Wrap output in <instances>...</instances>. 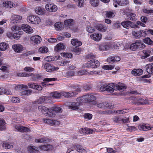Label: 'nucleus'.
Wrapping results in <instances>:
<instances>
[{
	"mask_svg": "<svg viewBox=\"0 0 153 153\" xmlns=\"http://www.w3.org/2000/svg\"><path fill=\"white\" fill-rule=\"evenodd\" d=\"M109 85L103 86L100 88L101 91H106L110 92H112L115 90H118L120 91H123L126 89L125 86L122 85H114L112 83L109 84Z\"/></svg>",
	"mask_w": 153,
	"mask_h": 153,
	"instance_id": "nucleus-1",
	"label": "nucleus"
},
{
	"mask_svg": "<svg viewBox=\"0 0 153 153\" xmlns=\"http://www.w3.org/2000/svg\"><path fill=\"white\" fill-rule=\"evenodd\" d=\"M96 99V97L92 95L88 94L83 97H78L76 99L77 101L83 103L84 102H91Z\"/></svg>",
	"mask_w": 153,
	"mask_h": 153,
	"instance_id": "nucleus-2",
	"label": "nucleus"
},
{
	"mask_svg": "<svg viewBox=\"0 0 153 153\" xmlns=\"http://www.w3.org/2000/svg\"><path fill=\"white\" fill-rule=\"evenodd\" d=\"M50 111H48L46 113V115L47 116L50 117H53L55 116L56 114L54 112L56 113H61L62 111V108L58 106H54L50 108Z\"/></svg>",
	"mask_w": 153,
	"mask_h": 153,
	"instance_id": "nucleus-3",
	"label": "nucleus"
},
{
	"mask_svg": "<svg viewBox=\"0 0 153 153\" xmlns=\"http://www.w3.org/2000/svg\"><path fill=\"white\" fill-rule=\"evenodd\" d=\"M100 62L97 60L92 59L85 63L84 66L87 68H97L99 67Z\"/></svg>",
	"mask_w": 153,
	"mask_h": 153,
	"instance_id": "nucleus-4",
	"label": "nucleus"
},
{
	"mask_svg": "<svg viewBox=\"0 0 153 153\" xmlns=\"http://www.w3.org/2000/svg\"><path fill=\"white\" fill-rule=\"evenodd\" d=\"M145 45L142 43L137 42L132 43L130 47L131 50L134 51L138 49H141L145 48Z\"/></svg>",
	"mask_w": 153,
	"mask_h": 153,
	"instance_id": "nucleus-5",
	"label": "nucleus"
},
{
	"mask_svg": "<svg viewBox=\"0 0 153 153\" xmlns=\"http://www.w3.org/2000/svg\"><path fill=\"white\" fill-rule=\"evenodd\" d=\"M82 104V102L77 101L76 102H68L67 103V105L68 108L70 109L77 110L79 109V106Z\"/></svg>",
	"mask_w": 153,
	"mask_h": 153,
	"instance_id": "nucleus-6",
	"label": "nucleus"
},
{
	"mask_svg": "<svg viewBox=\"0 0 153 153\" xmlns=\"http://www.w3.org/2000/svg\"><path fill=\"white\" fill-rule=\"evenodd\" d=\"M27 21L32 24H38L40 22V19L39 17L31 16L27 18Z\"/></svg>",
	"mask_w": 153,
	"mask_h": 153,
	"instance_id": "nucleus-7",
	"label": "nucleus"
},
{
	"mask_svg": "<svg viewBox=\"0 0 153 153\" xmlns=\"http://www.w3.org/2000/svg\"><path fill=\"white\" fill-rule=\"evenodd\" d=\"M44 68L47 71L49 72H52L59 69L58 67H55L52 65L48 63H46L44 65Z\"/></svg>",
	"mask_w": 153,
	"mask_h": 153,
	"instance_id": "nucleus-8",
	"label": "nucleus"
},
{
	"mask_svg": "<svg viewBox=\"0 0 153 153\" xmlns=\"http://www.w3.org/2000/svg\"><path fill=\"white\" fill-rule=\"evenodd\" d=\"M134 103L138 105H144L148 104L149 102L147 100H144L143 98L135 97L134 98Z\"/></svg>",
	"mask_w": 153,
	"mask_h": 153,
	"instance_id": "nucleus-9",
	"label": "nucleus"
},
{
	"mask_svg": "<svg viewBox=\"0 0 153 153\" xmlns=\"http://www.w3.org/2000/svg\"><path fill=\"white\" fill-rule=\"evenodd\" d=\"M45 8L47 10L51 12H54L57 10V7L56 5L50 3L46 5Z\"/></svg>",
	"mask_w": 153,
	"mask_h": 153,
	"instance_id": "nucleus-10",
	"label": "nucleus"
},
{
	"mask_svg": "<svg viewBox=\"0 0 153 153\" xmlns=\"http://www.w3.org/2000/svg\"><path fill=\"white\" fill-rule=\"evenodd\" d=\"M30 39L32 43L35 45L39 44L42 40L41 37L38 35L31 36L30 38Z\"/></svg>",
	"mask_w": 153,
	"mask_h": 153,
	"instance_id": "nucleus-11",
	"label": "nucleus"
},
{
	"mask_svg": "<svg viewBox=\"0 0 153 153\" xmlns=\"http://www.w3.org/2000/svg\"><path fill=\"white\" fill-rule=\"evenodd\" d=\"M79 131L82 134H92L94 132V130L89 128H82L80 129Z\"/></svg>",
	"mask_w": 153,
	"mask_h": 153,
	"instance_id": "nucleus-12",
	"label": "nucleus"
},
{
	"mask_svg": "<svg viewBox=\"0 0 153 153\" xmlns=\"http://www.w3.org/2000/svg\"><path fill=\"white\" fill-rule=\"evenodd\" d=\"M15 129L18 131L28 132L30 131V129L28 128L21 126L20 124H17L15 126Z\"/></svg>",
	"mask_w": 153,
	"mask_h": 153,
	"instance_id": "nucleus-13",
	"label": "nucleus"
},
{
	"mask_svg": "<svg viewBox=\"0 0 153 153\" xmlns=\"http://www.w3.org/2000/svg\"><path fill=\"white\" fill-rule=\"evenodd\" d=\"M22 19V16L19 15H13L11 16L10 22L12 23H17L20 22Z\"/></svg>",
	"mask_w": 153,
	"mask_h": 153,
	"instance_id": "nucleus-14",
	"label": "nucleus"
},
{
	"mask_svg": "<svg viewBox=\"0 0 153 153\" xmlns=\"http://www.w3.org/2000/svg\"><path fill=\"white\" fill-rule=\"evenodd\" d=\"M62 96L66 98L75 97L77 95L76 93L74 91H62Z\"/></svg>",
	"mask_w": 153,
	"mask_h": 153,
	"instance_id": "nucleus-15",
	"label": "nucleus"
},
{
	"mask_svg": "<svg viewBox=\"0 0 153 153\" xmlns=\"http://www.w3.org/2000/svg\"><path fill=\"white\" fill-rule=\"evenodd\" d=\"M97 106L98 107L100 108H103L106 107L112 108L114 107V106H112V105L111 106L109 103L106 102H101L97 103Z\"/></svg>",
	"mask_w": 153,
	"mask_h": 153,
	"instance_id": "nucleus-16",
	"label": "nucleus"
},
{
	"mask_svg": "<svg viewBox=\"0 0 153 153\" xmlns=\"http://www.w3.org/2000/svg\"><path fill=\"white\" fill-rule=\"evenodd\" d=\"M22 29L25 32L28 33H32L33 30L32 28L28 25L26 24H23L21 27Z\"/></svg>",
	"mask_w": 153,
	"mask_h": 153,
	"instance_id": "nucleus-17",
	"label": "nucleus"
},
{
	"mask_svg": "<svg viewBox=\"0 0 153 153\" xmlns=\"http://www.w3.org/2000/svg\"><path fill=\"white\" fill-rule=\"evenodd\" d=\"M90 36L93 40L96 41H99L101 39L102 36L101 34L94 33L91 34Z\"/></svg>",
	"mask_w": 153,
	"mask_h": 153,
	"instance_id": "nucleus-18",
	"label": "nucleus"
},
{
	"mask_svg": "<svg viewBox=\"0 0 153 153\" xmlns=\"http://www.w3.org/2000/svg\"><path fill=\"white\" fill-rule=\"evenodd\" d=\"M12 48L16 52L19 53L23 50V47L22 45L17 44L13 45Z\"/></svg>",
	"mask_w": 153,
	"mask_h": 153,
	"instance_id": "nucleus-19",
	"label": "nucleus"
},
{
	"mask_svg": "<svg viewBox=\"0 0 153 153\" xmlns=\"http://www.w3.org/2000/svg\"><path fill=\"white\" fill-rule=\"evenodd\" d=\"M62 92L59 93L57 91L53 92L51 93L50 94L51 97L56 99H59L62 96Z\"/></svg>",
	"mask_w": 153,
	"mask_h": 153,
	"instance_id": "nucleus-20",
	"label": "nucleus"
},
{
	"mask_svg": "<svg viewBox=\"0 0 153 153\" xmlns=\"http://www.w3.org/2000/svg\"><path fill=\"white\" fill-rule=\"evenodd\" d=\"M74 147V149L79 153H86V150L80 145H76Z\"/></svg>",
	"mask_w": 153,
	"mask_h": 153,
	"instance_id": "nucleus-21",
	"label": "nucleus"
},
{
	"mask_svg": "<svg viewBox=\"0 0 153 153\" xmlns=\"http://www.w3.org/2000/svg\"><path fill=\"white\" fill-rule=\"evenodd\" d=\"M131 74L135 76H140L143 73V70L140 69H134L132 71Z\"/></svg>",
	"mask_w": 153,
	"mask_h": 153,
	"instance_id": "nucleus-22",
	"label": "nucleus"
},
{
	"mask_svg": "<svg viewBox=\"0 0 153 153\" xmlns=\"http://www.w3.org/2000/svg\"><path fill=\"white\" fill-rule=\"evenodd\" d=\"M146 68L147 72L149 74H153V63L146 65Z\"/></svg>",
	"mask_w": 153,
	"mask_h": 153,
	"instance_id": "nucleus-23",
	"label": "nucleus"
},
{
	"mask_svg": "<svg viewBox=\"0 0 153 153\" xmlns=\"http://www.w3.org/2000/svg\"><path fill=\"white\" fill-rule=\"evenodd\" d=\"M71 42L73 45L76 46V47L80 46L82 45V42L76 39H72Z\"/></svg>",
	"mask_w": 153,
	"mask_h": 153,
	"instance_id": "nucleus-24",
	"label": "nucleus"
},
{
	"mask_svg": "<svg viewBox=\"0 0 153 153\" xmlns=\"http://www.w3.org/2000/svg\"><path fill=\"white\" fill-rule=\"evenodd\" d=\"M132 23V22L128 20V21L122 22L121 24L123 27L128 29L130 27V25Z\"/></svg>",
	"mask_w": 153,
	"mask_h": 153,
	"instance_id": "nucleus-25",
	"label": "nucleus"
},
{
	"mask_svg": "<svg viewBox=\"0 0 153 153\" xmlns=\"http://www.w3.org/2000/svg\"><path fill=\"white\" fill-rule=\"evenodd\" d=\"M126 18L128 21H135V14L132 13H129L127 15Z\"/></svg>",
	"mask_w": 153,
	"mask_h": 153,
	"instance_id": "nucleus-26",
	"label": "nucleus"
},
{
	"mask_svg": "<svg viewBox=\"0 0 153 153\" xmlns=\"http://www.w3.org/2000/svg\"><path fill=\"white\" fill-rule=\"evenodd\" d=\"M39 147L41 150L47 151L52 149L53 148V146L51 145L48 144L41 146Z\"/></svg>",
	"mask_w": 153,
	"mask_h": 153,
	"instance_id": "nucleus-27",
	"label": "nucleus"
},
{
	"mask_svg": "<svg viewBox=\"0 0 153 153\" xmlns=\"http://www.w3.org/2000/svg\"><path fill=\"white\" fill-rule=\"evenodd\" d=\"M9 48V45L5 42L0 43V51H4Z\"/></svg>",
	"mask_w": 153,
	"mask_h": 153,
	"instance_id": "nucleus-28",
	"label": "nucleus"
},
{
	"mask_svg": "<svg viewBox=\"0 0 153 153\" xmlns=\"http://www.w3.org/2000/svg\"><path fill=\"white\" fill-rule=\"evenodd\" d=\"M15 4L10 1H7L3 3V5L7 8H11L13 7Z\"/></svg>",
	"mask_w": 153,
	"mask_h": 153,
	"instance_id": "nucleus-29",
	"label": "nucleus"
},
{
	"mask_svg": "<svg viewBox=\"0 0 153 153\" xmlns=\"http://www.w3.org/2000/svg\"><path fill=\"white\" fill-rule=\"evenodd\" d=\"M96 28L99 31L102 32H105L107 30L106 27L102 24L97 25L96 26Z\"/></svg>",
	"mask_w": 153,
	"mask_h": 153,
	"instance_id": "nucleus-30",
	"label": "nucleus"
},
{
	"mask_svg": "<svg viewBox=\"0 0 153 153\" xmlns=\"http://www.w3.org/2000/svg\"><path fill=\"white\" fill-rule=\"evenodd\" d=\"M65 48V46L62 43H59L55 46V50L57 52H59L60 50L64 49Z\"/></svg>",
	"mask_w": 153,
	"mask_h": 153,
	"instance_id": "nucleus-31",
	"label": "nucleus"
},
{
	"mask_svg": "<svg viewBox=\"0 0 153 153\" xmlns=\"http://www.w3.org/2000/svg\"><path fill=\"white\" fill-rule=\"evenodd\" d=\"M39 110L43 113L45 112H47L50 111L49 109H50V108H48L44 106H40L38 108Z\"/></svg>",
	"mask_w": 153,
	"mask_h": 153,
	"instance_id": "nucleus-32",
	"label": "nucleus"
},
{
	"mask_svg": "<svg viewBox=\"0 0 153 153\" xmlns=\"http://www.w3.org/2000/svg\"><path fill=\"white\" fill-rule=\"evenodd\" d=\"M69 87L71 88L74 89V90L77 92H80L81 90L80 86L76 85H71L69 86Z\"/></svg>",
	"mask_w": 153,
	"mask_h": 153,
	"instance_id": "nucleus-33",
	"label": "nucleus"
},
{
	"mask_svg": "<svg viewBox=\"0 0 153 153\" xmlns=\"http://www.w3.org/2000/svg\"><path fill=\"white\" fill-rule=\"evenodd\" d=\"M117 2L119 5L121 6H125L128 3V0H117Z\"/></svg>",
	"mask_w": 153,
	"mask_h": 153,
	"instance_id": "nucleus-34",
	"label": "nucleus"
},
{
	"mask_svg": "<svg viewBox=\"0 0 153 153\" xmlns=\"http://www.w3.org/2000/svg\"><path fill=\"white\" fill-rule=\"evenodd\" d=\"M23 32L22 31H19L18 32L14 33L13 35V37L16 40L19 39L20 37V35H22Z\"/></svg>",
	"mask_w": 153,
	"mask_h": 153,
	"instance_id": "nucleus-35",
	"label": "nucleus"
},
{
	"mask_svg": "<svg viewBox=\"0 0 153 153\" xmlns=\"http://www.w3.org/2000/svg\"><path fill=\"white\" fill-rule=\"evenodd\" d=\"M99 49L100 51H104L109 49V46L107 45H102L99 46Z\"/></svg>",
	"mask_w": 153,
	"mask_h": 153,
	"instance_id": "nucleus-36",
	"label": "nucleus"
},
{
	"mask_svg": "<svg viewBox=\"0 0 153 153\" xmlns=\"http://www.w3.org/2000/svg\"><path fill=\"white\" fill-rule=\"evenodd\" d=\"M50 140L46 138H44L41 139H37L35 140V142L36 143H46L48 141H49Z\"/></svg>",
	"mask_w": 153,
	"mask_h": 153,
	"instance_id": "nucleus-37",
	"label": "nucleus"
},
{
	"mask_svg": "<svg viewBox=\"0 0 153 153\" xmlns=\"http://www.w3.org/2000/svg\"><path fill=\"white\" fill-rule=\"evenodd\" d=\"M29 149L30 153H36L38 151V148L34 146H31L29 147Z\"/></svg>",
	"mask_w": 153,
	"mask_h": 153,
	"instance_id": "nucleus-38",
	"label": "nucleus"
},
{
	"mask_svg": "<svg viewBox=\"0 0 153 153\" xmlns=\"http://www.w3.org/2000/svg\"><path fill=\"white\" fill-rule=\"evenodd\" d=\"M3 147L6 149H8L11 148L13 145L11 143L8 142H4L3 144Z\"/></svg>",
	"mask_w": 153,
	"mask_h": 153,
	"instance_id": "nucleus-39",
	"label": "nucleus"
},
{
	"mask_svg": "<svg viewBox=\"0 0 153 153\" xmlns=\"http://www.w3.org/2000/svg\"><path fill=\"white\" fill-rule=\"evenodd\" d=\"M99 0H90V3L93 7H97L99 5Z\"/></svg>",
	"mask_w": 153,
	"mask_h": 153,
	"instance_id": "nucleus-40",
	"label": "nucleus"
},
{
	"mask_svg": "<svg viewBox=\"0 0 153 153\" xmlns=\"http://www.w3.org/2000/svg\"><path fill=\"white\" fill-rule=\"evenodd\" d=\"M143 42L144 43L149 45H153V41L149 37H147L143 39Z\"/></svg>",
	"mask_w": 153,
	"mask_h": 153,
	"instance_id": "nucleus-41",
	"label": "nucleus"
},
{
	"mask_svg": "<svg viewBox=\"0 0 153 153\" xmlns=\"http://www.w3.org/2000/svg\"><path fill=\"white\" fill-rule=\"evenodd\" d=\"M54 26L57 30H59L62 28L63 25L61 22H58L55 24Z\"/></svg>",
	"mask_w": 153,
	"mask_h": 153,
	"instance_id": "nucleus-42",
	"label": "nucleus"
},
{
	"mask_svg": "<svg viewBox=\"0 0 153 153\" xmlns=\"http://www.w3.org/2000/svg\"><path fill=\"white\" fill-rule=\"evenodd\" d=\"M105 15L107 18H111L114 16V12L111 11H108L106 12Z\"/></svg>",
	"mask_w": 153,
	"mask_h": 153,
	"instance_id": "nucleus-43",
	"label": "nucleus"
},
{
	"mask_svg": "<svg viewBox=\"0 0 153 153\" xmlns=\"http://www.w3.org/2000/svg\"><path fill=\"white\" fill-rule=\"evenodd\" d=\"M75 2H78V6L79 7H83L84 5V0H74Z\"/></svg>",
	"mask_w": 153,
	"mask_h": 153,
	"instance_id": "nucleus-44",
	"label": "nucleus"
},
{
	"mask_svg": "<svg viewBox=\"0 0 153 153\" xmlns=\"http://www.w3.org/2000/svg\"><path fill=\"white\" fill-rule=\"evenodd\" d=\"M73 20L71 19L66 20L64 21V24L66 26H71L73 24Z\"/></svg>",
	"mask_w": 153,
	"mask_h": 153,
	"instance_id": "nucleus-45",
	"label": "nucleus"
},
{
	"mask_svg": "<svg viewBox=\"0 0 153 153\" xmlns=\"http://www.w3.org/2000/svg\"><path fill=\"white\" fill-rule=\"evenodd\" d=\"M48 51V48L46 47H42L39 48V52L42 53H47Z\"/></svg>",
	"mask_w": 153,
	"mask_h": 153,
	"instance_id": "nucleus-46",
	"label": "nucleus"
},
{
	"mask_svg": "<svg viewBox=\"0 0 153 153\" xmlns=\"http://www.w3.org/2000/svg\"><path fill=\"white\" fill-rule=\"evenodd\" d=\"M143 53L144 54L145 56H144V59L150 56L151 51L149 50H143Z\"/></svg>",
	"mask_w": 153,
	"mask_h": 153,
	"instance_id": "nucleus-47",
	"label": "nucleus"
},
{
	"mask_svg": "<svg viewBox=\"0 0 153 153\" xmlns=\"http://www.w3.org/2000/svg\"><path fill=\"white\" fill-rule=\"evenodd\" d=\"M140 128L143 131H146V130H149L151 129L150 127L148 126H146V125H142L139 126Z\"/></svg>",
	"mask_w": 153,
	"mask_h": 153,
	"instance_id": "nucleus-48",
	"label": "nucleus"
},
{
	"mask_svg": "<svg viewBox=\"0 0 153 153\" xmlns=\"http://www.w3.org/2000/svg\"><path fill=\"white\" fill-rule=\"evenodd\" d=\"M11 102L13 103H18L20 102L19 99L17 97H12L10 99Z\"/></svg>",
	"mask_w": 153,
	"mask_h": 153,
	"instance_id": "nucleus-49",
	"label": "nucleus"
},
{
	"mask_svg": "<svg viewBox=\"0 0 153 153\" xmlns=\"http://www.w3.org/2000/svg\"><path fill=\"white\" fill-rule=\"evenodd\" d=\"M75 74L74 71H69L66 72L65 76L66 77H71L74 76Z\"/></svg>",
	"mask_w": 153,
	"mask_h": 153,
	"instance_id": "nucleus-50",
	"label": "nucleus"
},
{
	"mask_svg": "<svg viewBox=\"0 0 153 153\" xmlns=\"http://www.w3.org/2000/svg\"><path fill=\"white\" fill-rule=\"evenodd\" d=\"M32 90H26L22 91L21 92V94L25 95H29L31 94L32 92Z\"/></svg>",
	"mask_w": 153,
	"mask_h": 153,
	"instance_id": "nucleus-51",
	"label": "nucleus"
},
{
	"mask_svg": "<svg viewBox=\"0 0 153 153\" xmlns=\"http://www.w3.org/2000/svg\"><path fill=\"white\" fill-rule=\"evenodd\" d=\"M50 121V123L49 125L51 126H56L59 124V122L55 120H51Z\"/></svg>",
	"mask_w": 153,
	"mask_h": 153,
	"instance_id": "nucleus-52",
	"label": "nucleus"
},
{
	"mask_svg": "<svg viewBox=\"0 0 153 153\" xmlns=\"http://www.w3.org/2000/svg\"><path fill=\"white\" fill-rule=\"evenodd\" d=\"M115 112V111L113 110H109L104 111L103 114L111 115Z\"/></svg>",
	"mask_w": 153,
	"mask_h": 153,
	"instance_id": "nucleus-53",
	"label": "nucleus"
},
{
	"mask_svg": "<svg viewBox=\"0 0 153 153\" xmlns=\"http://www.w3.org/2000/svg\"><path fill=\"white\" fill-rule=\"evenodd\" d=\"M36 13L39 15H42L43 13V11L42 10L41 7H38L35 9Z\"/></svg>",
	"mask_w": 153,
	"mask_h": 153,
	"instance_id": "nucleus-54",
	"label": "nucleus"
},
{
	"mask_svg": "<svg viewBox=\"0 0 153 153\" xmlns=\"http://www.w3.org/2000/svg\"><path fill=\"white\" fill-rule=\"evenodd\" d=\"M44 102L43 97L39 98L38 99L34 102L33 103L36 104H39Z\"/></svg>",
	"mask_w": 153,
	"mask_h": 153,
	"instance_id": "nucleus-55",
	"label": "nucleus"
},
{
	"mask_svg": "<svg viewBox=\"0 0 153 153\" xmlns=\"http://www.w3.org/2000/svg\"><path fill=\"white\" fill-rule=\"evenodd\" d=\"M81 51V49L77 47L73 49V51L74 52V53L76 55H79L80 53V52Z\"/></svg>",
	"mask_w": 153,
	"mask_h": 153,
	"instance_id": "nucleus-56",
	"label": "nucleus"
},
{
	"mask_svg": "<svg viewBox=\"0 0 153 153\" xmlns=\"http://www.w3.org/2000/svg\"><path fill=\"white\" fill-rule=\"evenodd\" d=\"M86 30L89 33H92L95 31V29L93 27H91L90 26H88L86 27Z\"/></svg>",
	"mask_w": 153,
	"mask_h": 153,
	"instance_id": "nucleus-57",
	"label": "nucleus"
},
{
	"mask_svg": "<svg viewBox=\"0 0 153 153\" xmlns=\"http://www.w3.org/2000/svg\"><path fill=\"white\" fill-rule=\"evenodd\" d=\"M4 122L2 119H0V130L2 131L5 128L4 125Z\"/></svg>",
	"mask_w": 153,
	"mask_h": 153,
	"instance_id": "nucleus-58",
	"label": "nucleus"
},
{
	"mask_svg": "<svg viewBox=\"0 0 153 153\" xmlns=\"http://www.w3.org/2000/svg\"><path fill=\"white\" fill-rule=\"evenodd\" d=\"M12 30L14 31H17L20 30H21V27L18 25H15L13 26L11 28Z\"/></svg>",
	"mask_w": 153,
	"mask_h": 153,
	"instance_id": "nucleus-59",
	"label": "nucleus"
},
{
	"mask_svg": "<svg viewBox=\"0 0 153 153\" xmlns=\"http://www.w3.org/2000/svg\"><path fill=\"white\" fill-rule=\"evenodd\" d=\"M132 34L137 38H140L139 31L135 32V31L132 30Z\"/></svg>",
	"mask_w": 153,
	"mask_h": 153,
	"instance_id": "nucleus-60",
	"label": "nucleus"
},
{
	"mask_svg": "<svg viewBox=\"0 0 153 153\" xmlns=\"http://www.w3.org/2000/svg\"><path fill=\"white\" fill-rule=\"evenodd\" d=\"M85 57L88 59H93L96 57V55L92 53H90L86 55Z\"/></svg>",
	"mask_w": 153,
	"mask_h": 153,
	"instance_id": "nucleus-61",
	"label": "nucleus"
},
{
	"mask_svg": "<svg viewBox=\"0 0 153 153\" xmlns=\"http://www.w3.org/2000/svg\"><path fill=\"white\" fill-rule=\"evenodd\" d=\"M100 71H91L88 72V74L89 75H93L94 74V75H100Z\"/></svg>",
	"mask_w": 153,
	"mask_h": 153,
	"instance_id": "nucleus-62",
	"label": "nucleus"
},
{
	"mask_svg": "<svg viewBox=\"0 0 153 153\" xmlns=\"http://www.w3.org/2000/svg\"><path fill=\"white\" fill-rule=\"evenodd\" d=\"M92 115L91 114L89 113L85 114L84 115V118L88 120L91 119L92 118Z\"/></svg>",
	"mask_w": 153,
	"mask_h": 153,
	"instance_id": "nucleus-63",
	"label": "nucleus"
},
{
	"mask_svg": "<svg viewBox=\"0 0 153 153\" xmlns=\"http://www.w3.org/2000/svg\"><path fill=\"white\" fill-rule=\"evenodd\" d=\"M36 84L34 83L30 82L28 84V86L31 88L35 89L36 87Z\"/></svg>",
	"mask_w": 153,
	"mask_h": 153,
	"instance_id": "nucleus-64",
	"label": "nucleus"
}]
</instances>
